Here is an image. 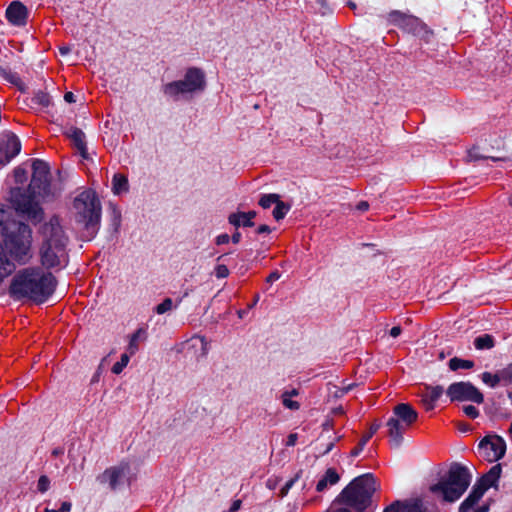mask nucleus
Listing matches in <instances>:
<instances>
[{
  "label": "nucleus",
  "mask_w": 512,
  "mask_h": 512,
  "mask_svg": "<svg viewBox=\"0 0 512 512\" xmlns=\"http://www.w3.org/2000/svg\"><path fill=\"white\" fill-rule=\"evenodd\" d=\"M52 196L48 164L40 159L32 162V179L27 191L12 188L9 201L17 213L37 224L42 221L44 211L40 203Z\"/></svg>",
  "instance_id": "obj_1"
},
{
  "label": "nucleus",
  "mask_w": 512,
  "mask_h": 512,
  "mask_svg": "<svg viewBox=\"0 0 512 512\" xmlns=\"http://www.w3.org/2000/svg\"><path fill=\"white\" fill-rule=\"evenodd\" d=\"M32 230L24 223L12 221V227L0 238V282L10 275L16 264L32 258Z\"/></svg>",
  "instance_id": "obj_2"
},
{
  "label": "nucleus",
  "mask_w": 512,
  "mask_h": 512,
  "mask_svg": "<svg viewBox=\"0 0 512 512\" xmlns=\"http://www.w3.org/2000/svg\"><path fill=\"white\" fill-rule=\"evenodd\" d=\"M57 285L55 276L41 267H27L13 277L9 294L16 300L27 299L44 303L54 293Z\"/></svg>",
  "instance_id": "obj_3"
},
{
  "label": "nucleus",
  "mask_w": 512,
  "mask_h": 512,
  "mask_svg": "<svg viewBox=\"0 0 512 512\" xmlns=\"http://www.w3.org/2000/svg\"><path fill=\"white\" fill-rule=\"evenodd\" d=\"M43 241L39 256L46 269H62L68 264L67 237L58 217H52L42 228Z\"/></svg>",
  "instance_id": "obj_4"
},
{
  "label": "nucleus",
  "mask_w": 512,
  "mask_h": 512,
  "mask_svg": "<svg viewBox=\"0 0 512 512\" xmlns=\"http://www.w3.org/2000/svg\"><path fill=\"white\" fill-rule=\"evenodd\" d=\"M470 482L469 470L460 464H453L439 482L430 487V491L447 502H454L463 495Z\"/></svg>",
  "instance_id": "obj_5"
},
{
  "label": "nucleus",
  "mask_w": 512,
  "mask_h": 512,
  "mask_svg": "<svg viewBox=\"0 0 512 512\" xmlns=\"http://www.w3.org/2000/svg\"><path fill=\"white\" fill-rule=\"evenodd\" d=\"M205 88V73L200 68L191 67L187 69L183 79L163 85L162 91L165 96L178 101L180 99H190L195 94L203 92Z\"/></svg>",
  "instance_id": "obj_6"
},
{
  "label": "nucleus",
  "mask_w": 512,
  "mask_h": 512,
  "mask_svg": "<svg viewBox=\"0 0 512 512\" xmlns=\"http://www.w3.org/2000/svg\"><path fill=\"white\" fill-rule=\"evenodd\" d=\"M376 490V480L371 474L355 478L340 494L339 500L362 512L370 504Z\"/></svg>",
  "instance_id": "obj_7"
},
{
  "label": "nucleus",
  "mask_w": 512,
  "mask_h": 512,
  "mask_svg": "<svg viewBox=\"0 0 512 512\" xmlns=\"http://www.w3.org/2000/svg\"><path fill=\"white\" fill-rule=\"evenodd\" d=\"M73 208L76 220L94 233L101 218V205L96 193L92 190L82 191L74 199Z\"/></svg>",
  "instance_id": "obj_8"
},
{
  "label": "nucleus",
  "mask_w": 512,
  "mask_h": 512,
  "mask_svg": "<svg viewBox=\"0 0 512 512\" xmlns=\"http://www.w3.org/2000/svg\"><path fill=\"white\" fill-rule=\"evenodd\" d=\"M417 412L409 404H398L393 410V416L387 422L390 444L399 447L404 433L416 422Z\"/></svg>",
  "instance_id": "obj_9"
},
{
  "label": "nucleus",
  "mask_w": 512,
  "mask_h": 512,
  "mask_svg": "<svg viewBox=\"0 0 512 512\" xmlns=\"http://www.w3.org/2000/svg\"><path fill=\"white\" fill-rule=\"evenodd\" d=\"M388 18L392 24L415 36L427 37L431 33L428 26L413 15H407L395 10L389 13Z\"/></svg>",
  "instance_id": "obj_10"
},
{
  "label": "nucleus",
  "mask_w": 512,
  "mask_h": 512,
  "mask_svg": "<svg viewBox=\"0 0 512 512\" xmlns=\"http://www.w3.org/2000/svg\"><path fill=\"white\" fill-rule=\"evenodd\" d=\"M446 393L451 401H471L480 404L484 400L483 394L469 382L453 383Z\"/></svg>",
  "instance_id": "obj_11"
},
{
  "label": "nucleus",
  "mask_w": 512,
  "mask_h": 512,
  "mask_svg": "<svg viewBox=\"0 0 512 512\" xmlns=\"http://www.w3.org/2000/svg\"><path fill=\"white\" fill-rule=\"evenodd\" d=\"M479 450L489 461H496L504 456L506 446L502 438L490 436L481 440Z\"/></svg>",
  "instance_id": "obj_12"
},
{
  "label": "nucleus",
  "mask_w": 512,
  "mask_h": 512,
  "mask_svg": "<svg viewBox=\"0 0 512 512\" xmlns=\"http://www.w3.org/2000/svg\"><path fill=\"white\" fill-rule=\"evenodd\" d=\"M21 150V143L14 134H7L0 141V165L4 166L11 161Z\"/></svg>",
  "instance_id": "obj_13"
},
{
  "label": "nucleus",
  "mask_w": 512,
  "mask_h": 512,
  "mask_svg": "<svg viewBox=\"0 0 512 512\" xmlns=\"http://www.w3.org/2000/svg\"><path fill=\"white\" fill-rule=\"evenodd\" d=\"M129 464L122 462L117 466L106 469L97 477L100 483H109L111 489H115L119 481L128 473Z\"/></svg>",
  "instance_id": "obj_14"
},
{
  "label": "nucleus",
  "mask_w": 512,
  "mask_h": 512,
  "mask_svg": "<svg viewBox=\"0 0 512 512\" xmlns=\"http://www.w3.org/2000/svg\"><path fill=\"white\" fill-rule=\"evenodd\" d=\"M27 9L26 7L19 1L12 2L7 10L6 17L8 21L16 26H23L27 21Z\"/></svg>",
  "instance_id": "obj_15"
},
{
  "label": "nucleus",
  "mask_w": 512,
  "mask_h": 512,
  "mask_svg": "<svg viewBox=\"0 0 512 512\" xmlns=\"http://www.w3.org/2000/svg\"><path fill=\"white\" fill-rule=\"evenodd\" d=\"M444 390L441 386H427L421 394V402L424 408L429 411L434 409L436 402L439 400Z\"/></svg>",
  "instance_id": "obj_16"
},
{
  "label": "nucleus",
  "mask_w": 512,
  "mask_h": 512,
  "mask_svg": "<svg viewBox=\"0 0 512 512\" xmlns=\"http://www.w3.org/2000/svg\"><path fill=\"white\" fill-rule=\"evenodd\" d=\"M486 490L487 489L479 483L474 485L468 497L461 503L459 512H470L482 498Z\"/></svg>",
  "instance_id": "obj_17"
},
{
  "label": "nucleus",
  "mask_w": 512,
  "mask_h": 512,
  "mask_svg": "<svg viewBox=\"0 0 512 512\" xmlns=\"http://www.w3.org/2000/svg\"><path fill=\"white\" fill-rule=\"evenodd\" d=\"M66 135L68 138L71 139L73 145L77 149V151L80 153L81 157L83 159L88 158L87 153V147L85 142V134L78 128L71 127L67 132Z\"/></svg>",
  "instance_id": "obj_18"
},
{
  "label": "nucleus",
  "mask_w": 512,
  "mask_h": 512,
  "mask_svg": "<svg viewBox=\"0 0 512 512\" xmlns=\"http://www.w3.org/2000/svg\"><path fill=\"white\" fill-rule=\"evenodd\" d=\"M255 217V211L233 213L229 216V223L236 228L240 226L252 227L254 225L253 219Z\"/></svg>",
  "instance_id": "obj_19"
},
{
  "label": "nucleus",
  "mask_w": 512,
  "mask_h": 512,
  "mask_svg": "<svg viewBox=\"0 0 512 512\" xmlns=\"http://www.w3.org/2000/svg\"><path fill=\"white\" fill-rule=\"evenodd\" d=\"M340 477L335 469L329 468L323 477L318 481L316 485V490L318 492L325 491L329 486L335 485L338 483Z\"/></svg>",
  "instance_id": "obj_20"
},
{
  "label": "nucleus",
  "mask_w": 512,
  "mask_h": 512,
  "mask_svg": "<svg viewBox=\"0 0 512 512\" xmlns=\"http://www.w3.org/2000/svg\"><path fill=\"white\" fill-rule=\"evenodd\" d=\"M501 466L499 464L494 465L479 481V484L484 486L485 489H489L494 486L501 475Z\"/></svg>",
  "instance_id": "obj_21"
},
{
  "label": "nucleus",
  "mask_w": 512,
  "mask_h": 512,
  "mask_svg": "<svg viewBox=\"0 0 512 512\" xmlns=\"http://www.w3.org/2000/svg\"><path fill=\"white\" fill-rule=\"evenodd\" d=\"M129 188L128 179L123 174H115L112 179V190L115 194L127 192Z\"/></svg>",
  "instance_id": "obj_22"
},
{
  "label": "nucleus",
  "mask_w": 512,
  "mask_h": 512,
  "mask_svg": "<svg viewBox=\"0 0 512 512\" xmlns=\"http://www.w3.org/2000/svg\"><path fill=\"white\" fill-rule=\"evenodd\" d=\"M474 346L477 350L492 349L495 346V339L490 334H483L475 338Z\"/></svg>",
  "instance_id": "obj_23"
},
{
  "label": "nucleus",
  "mask_w": 512,
  "mask_h": 512,
  "mask_svg": "<svg viewBox=\"0 0 512 512\" xmlns=\"http://www.w3.org/2000/svg\"><path fill=\"white\" fill-rule=\"evenodd\" d=\"M145 330L142 328H139L136 330L130 338L129 345H128V352L130 355H134L136 351L138 350V341L145 338Z\"/></svg>",
  "instance_id": "obj_24"
},
{
  "label": "nucleus",
  "mask_w": 512,
  "mask_h": 512,
  "mask_svg": "<svg viewBox=\"0 0 512 512\" xmlns=\"http://www.w3.org/2000/svg\"><path fill=\"white\" fill-rule=\"evenodd\" d=\"M298 395V391L296 389H293L291 391H285L281 398H282V404L291 410H298L300 405L297 401L292 400V396Z\"/></svg>",
  "instance_id": "obj_25"
},
{
  "label": "nucleus",
  "mask_w": 512,
  "mask_h": 512,
  "mask_svg": "<svg viewBox=\"0 0 512 512\" xmlns=\"http://www.w3.org/2000/svg\"><path fill=\"white\" fill-rule=\"evenodd\" d=\"M474 366V362L471 360H464L458 357L451 358L449 360V368L452 371L458 369H471Z\"/></svg>",
  "instance_id": "obj_26"
},
{
  "label": "nucleus",
  "mask_w": 512,
  "mask_h": 512,
  "mask_svg": "<svg viewBox=\"0 0 512 512\" xmlns=\"http://www.w3.org/2000/svg\"><path fill=\"white\" fill-rule=\"evenodd\" d=\"M8 219V211L0 205V238L12 227V222H9Z\"/></svg>",
  "instance_id": "obj_27"
},
{
  "label": "nucleus",
  "mask_w": 512,
  "mask_h": 512,
  "mask_svg": "<svg viewBox=\"0 0 512 512\" xmlns=\"http://www.w3.org/2000/svg\"><path fill=\"white\" fill-rule=\"evenodd\" d=\"M290 210V206L282 202L280 199L275 204V208L273 210V217L279 221L285 217V215Z\"/></svg>",
  "instance_id": "obj_28"
},
{
  "label": "nucleus",
  "mask_w": 512,
  "mask_h": 512,
  "mask_svg": "<svg viewBox=\"0 0 512 512\" xmlns=\"http://www.w3.org/2000/svg\"><path fill=\"white\" fill-rule=\"evenodd\" d=\"M279 200V195L277 194H265V195H262L260 200H259V205L264 208V209H268L270 208L272 205L276 204Z\"/></svg>",
  "instance_id": "obj_29"
},
{
  "label": "nucleus",
  "mask_w": 512,
  "mask_h": 512,
  "mask_svg": "<svg viewBox=\"0 0 512 512\" xmlns=\"http://www.w3.org/2000/svg\"><path fill=\"white\" fill-rule=\"evenodd\" d=\"M404 512H426L421 500L416 499L404 503Z\"/></svg>",
  "instance_id": "obj_30"
},
{
  "label": "nucleus",
  "mask_w": 512,
  "mask_h": 512,
  "mask_svg": "<svg viewBox=\"0 0 512 512\" xmlns=\"http://www.w3.org/2000/svg\"><path fill=\"white\" fill-rule=\"evenodd\" d=\"M130 356L131 355L127 353L122 354L120 360L113 365L112 372L114 374H120L123 371V369L128 365Z\"/></svg>",
  "instance_id": "obj_31"
},
{
  "label": "nucleus",
  "mask_w": 512,
  "mask_h": 512,
  "mask_svg": "<svg viewBox=\"0 0 512 512\" xmlns=\"http://www.w3.org/2000/svg\"><path fill=\"white\" fill-rule=\"evenodd\" d=\"M32 101L41 107H48L50 105V96L43 91H39L34 95Z\"/></svg>",
  "instance_id": "obj_32"
},
{
  "label": "nucleus",
  "mask_w": 512,
  "mask_h": 512,
  "mask_svg": "<svg viewBox=\"0 0 512 512\" xmlns=\"http://www.w3.org/2000/svg\"><path fill=\"white\" fill-rule=\"evenodd\" d=\"M482 381L487 384L488 386L494 388L496 387L500 382V377L498 374H492L490 372H484L481 375Z\"/></svg>",
  "instance_id": "obj_33"
},
{
  "label": "nucleus",
  "mask_w": 512,
  "mask_h": 512,
  "mask_svg": "<svg viewBox=\"0 0 512 512\" xmlns=\"http://www.w3.org/2000/svg\"><path fill=\"white\" fill-rule=\"evenodd\" d=\"M28 170L24 166L15 168L13 177L17 184H23L27 180Z\"/></svg>",
  "instance_id": "obj_34"
},
{
  "label": "nucleus",
  "mask_w": 512,
  "mask_h": 512,
  "mask_svg": "<svg viewBox=\"0 0 512 512\" xmlns=\"http://www.w3.org/2000/svg\"><path fill=\"white\" fill-rule=\"evenodd\" d=\"M173 301L171 298H166L162 303L156 306L155 311L157 314H164L173 309Z\"/></svg>",
  "instance_id": "obj_35"
},
{
  "label": "nucleus",
  "mask_w": 512,
  "mask_h": 512,
  "mask_svg": "<svg viewBox=\"0 0 512 512\" xmlns=\"http://www.w3.org/2000/svg\"><path fill=\"white\" fill-rule=\"evenodd\" d=\"M379 428V425H372L370 427V431L364 435L362 437V439L360 440V450H363L364 446L366 445V443L371 439V437L376 433V431L378 430Z\"/></svg>",
  "instance_id": "obj_36"
},
{
  "label": "nucleus",
  "mask_w": 512,
  "mask_h": 512,
  "mask_svg": "<svg viewBox=\"0 0 512 512\" xmlns=\"http://www.w3.org/2000/svg\"><path fill=\"white\" fill-rule=\"evenodd\" d=\"M50 487V480L47 476L42 475L38 480L37 488L41 493L46 492Z\"/></svg>",
  "instance_id": "obj_37"
},
{
  "label": "nucleus",
  "mask_w": 512,
  "mask_h": 512,
  "mask_svg": "<svg viewBox=\"0 0 512 512\" xmlns=\"http://www.w3.org/2000/svg\"><path fill=\"white\" fill-rule=\"evenodd\" d=\"M228 275H229V269L226 265L218 264L215 267V276L217 278H226V277H228Z\"/></svg>",
  "instance_id": "obj_38"
},
{
  "label": "nucleus",
  "mask_w": 512,
  "mask_h": 512,
  "mask_svg": "<svg viewBox=\"0 0 512 512\" xmlns=\"http://www.w3.org/2000/svg\"><path fill=\"white\" fill-rule=\"evenodd\" d=\"M463 412L466 416H468L471 419H475L479 415L478 409L473 405H466L463 407Z\"/></svg>",
  "instance_id": "obj_39"
},
{
  "label": "nucleus",
  "mask_w": 512,
  "mask_h": 512,
  "mask_svg": "<svg viewBox=\"0 0 512 512\" xmlns=\"http://www.w3.org/2000/svg\"><path fill=\"white\" fill-rule=\"evenodd\" d=\"M298 479V476L295 478L290 479L280 490L281 497H284L288 494L289 490L292 488L296 480Z\"/></svg>",
  "instance_id": "obj_40"
},
{
  "label": "nucleus",
  "mask_w": 512,
  "mask_h": 512,
  "mask_svg": "<svg viewBox=\"0 0 512 512\" xmlns=\"http://www.w3.org/2000/svg\"><path fill=\"white\" fill-rule=\"evenodd\" d=\"M383 512H404V503L395 502L388 506Z\"/></svg>",
  "instance_id": "obj_41"
},
{
  "label": "nucleus",
  "mask_w": 512,
  "mask_h": 512,
  "mask_svg": "<svg viewBox=\"0 0 512 512\" xmlns=\"http://www.w3.org/2000/svg\"><path fill=\"white\" fill-rule=\"evenodd\" d=\"M71 510V503L70 502H63L61 504L60 509H48L46 508L44 512H69Z\"/></svg>",
  "instance_id": "obj_42"
},
{
  "label": "nucleus",
  "mask_w": 512,
  "mask_h": 512,
  "mask_svg": "<svg viewBox=\"0 0 512 512\" xmlns=\"http://www.w3.org/2000/svg\"><path fill=\"white\" fill-rule=\"evenodd\" d=\"M229 240H230V237L228 234H220L216 238V244L217 245L227 244L229 242Z\"/></svg>",
  "instance_id": "obj_43"
},
{
  "label": "nucleus",
  "mask_w": 512,
  "mask_h": 512,
  "mask_svg": "<svg viewBox=\"0 0 512 512\" xmlns=\"http://www.w3.org/2000/svg\"><path fill=\"white\" fill-rule=\"evenodd\" d=\"M281 277V274L278 271L271 272L268 277L266 278V281L268 283H273L277 281Z\"/></svg>",
  "instance_id": "obj_44"
},
{
  "label": "nucleus",
  "mask_w": 512,
  "mask_h": 512,
  "mask_svg": "<svg viewBox=\"0 0 512 512\" xmlns=\"http://www.w3.org/2000/svg\"><path fill=\"white\" fill-rule=\"evenodd\" d=\"M298 435L296 433H291L287 437L286 446H294L297 442Z\"/></svg>",
  "instance_id": "obj_45"
},
{
  "label": "nucleus",
  "mask_w": 512,
  "mask_h": 512,
  "mask_svg": "<svg viewBox=\"0 0 512 512\" xmlns=\"http://www.w3.org/2000/svg\"><path fill=\"white\" fill-rule=\"evenodd\" d=\"M241 504H242V502L239 499L233 501V503L229 509V512H237L241 508Z\"/></svg>",
  "instance_id": "obj_46"
},
{
  "label": "nucleus",
  "mask_w": 512,
  "mask_h": 512,
  "mask_svg": "<svg viewBox=\"0 0 512 512\" xmlns=\"http://www.w3.org/2000/svg\"><path fill=\"white\" fill-rule=\"evenodd\" d=\"M402 330H401V327L400 326H394L391 330H390V335L394 338L398 337L400 334H401Z\"/></svg>",
  "instance_id": "obj_47"
},
{
  "label": "nucleus",
  "mask_w": 512,
  "mask_h": 512,
  "mask_svg": "<svg viewBox=\"0 0 512 512\" xmlns=\"http://www.w3.org/2000/svg\"><path fill=\"white\" fill-rule=\"evenodd\" d=\"M271 232V229L269 226L267 225H260L257 229V233L258 234H263V233H270Z\"/></svg>",
  "instance_id": "obj_48"
},
{
  "label": "nucleus",
  "mask_w": 512,
  "mask_h": 512,
  "mask_svg": "<svg viewBox=\"0 0 512 512\" xmlns=\"http://www.w3.org/2000/svg\"><path fill=\"white\" fill-rule=\"evenodd\" d=\"M64 99L68 103L75 102V96H74V94L72 92H66L65 95H64Z\"/></svg>",
  "instance_id": "obj_49"
},
{
  "label": "nucleus",
  "mask_w": 512,
  "mask_h": 512,
  "mask_svg": "<svg viewBox=\"0 0 512 512\" xmlns=\"http://www.w3.org/2000/svg\"><path fill=\"white\" fill-rule=\"evenodd\" d=\"M195 340L200 342V345H201V348H202V351H203V355H206V353H207V343L205 342L204 338H196Z\"/></svg>",
  "instance_id": "obj_50"
},
{
  "label": "nucleus",
  "mask_w": 512,
  "mask_h": 512,
  "mask_svg": "<svg viewBox=\"0 0 512 512\" xmlns=\"http://www.w3.org/2000/svg\"><path fill=\"white\" fill-rule=\"evenodd\" d=\"M368 208H369V204L365 201H362L357 205V209H359L361 211H366Z\"/></svg>",
  "instance_id": "obj_51"
},
{
  "label": "nucleus",
  "mask_w": 512,
  "mask_h": 512,
  "mask_svg": "<svg viewBox=\"0 0 512 512\" xmlns=\"http://www.w3.org/2000/svg\"><path fill=\"white\" fill-rule=\"evenodd\" d=\"M328 512H351L347 508H337V507H331Z\"/></svg>",
  "instance_id": "obj_52"
},
{
  "label": "nucleus",
  "mask_w": 512,
  "mask_h": 512,
  "mask_svg": "<svg viewBox=\"0 0 512 512\" xmlns=\"http://www.w3.org/2000/svg\"><path fill=\"white\" fill-rule=\"evenodd\" d=\"M231 239L234 243H239L241 239V234L239 232H236L232 235Z\"/></svg>",
  "instance_id": "obj_53"
},
{
  "label": "nucleus",
  "mask_w": 512,
  "mask_h": 512,
  "mask_svg": "<svg viewBox=\"0 0 512 512\" xmlns=\"http://www.w3.org/2000/svg\"><path fill=\"white\" fill-rule=\"evenodd\" d=\"M362 450H360V442L358 443V445L351 451V454L353 456H357Z\"/></svg>",
  "instance_id": "obj_54"
},
{
  "label": "nucleus",
  "mask_w": 512,
  "mask_h": 512,
  "mask_svg": "<svg viewBox=\"0 0 512 512\" xmlns=\"http://www.w3.org/2000/svg\"><path fill=\"white\" fill-rule=\"evenodd\" d=\"M491 159H492L493 161H508V160H510V158H509V157H506V156H503V157H497V158L492 157Z\"/></svg>",
  "instance_id": "obj_55"
},
{
  "label": "nucleus",
  "mask_w": 512,
  "mask_h": 512,
  "mask_svg": "<svg viewBox=\"0 0 512 512\" xmlns=\"http://www.w3.org/2000/svg\"><path fill=\"white\" fill-rule=\"evenodd\" d=\"M488 508L487 507H480L478 509H475L473 512H487Z\"/></svg>",
  "instance_id": "obj_56"
},
{
  "label": "nucleus",
  "mask_w": 512,
  "mask_h": 512,
  "mask_svg": "<svg viewBox=\"0 0 512 512\" xmlns=\"http://www.w3.org/2000/svg\"><path fill=\"white\" fill-rule=\"evenodd\" d=\"M332 447H333V443H330V444L327 446V448H326V450H325V453H328L329 451H331Z\"/></svg>",
  "instance_id": "obj_57"
},
{
  "label": "nucleus",
  "mask_w": 512,
  "mask_h": 512,
  "mask_svg": "<svg viewBox=\"0 0 512 512\" xmlns=\"http://www.w3.org/2000/svg\"><path fill=\"white\" fill-rule=\"evenodd\" d=\"M62 54H66L68 52V49H60Z\"/></svg>",
  "instance_id": "obj_58"
},
{
  "label": "nucleus",
  "mask_w": 512,
  "mask_h": 512,
  "mask_svg": "<svg viewBox=\"0 0 512 512\" xmlns=\"http://www.w3.org/2000/svg\"><path fill=\"white\" fill-rule=\"evenodd\" d=\"M509 205L512 206V195L509 197Z\"/></svg>",
  "instance_id": "obj_59"
},
{
  "label": "nucleus",
  "mask_w": 512,
  "mask_h": 512,
  "mask_svg": "<svg viewBox=\"0 0 512 512\" xmlns=\"http://www.w3.org/2000/svg\"><path fill=\"white\" fill-rule=\"evenodd\" d=\"M258 300H259V296L257 295V296L255 297V299H254V304H256Z\"/></svg>",
  "instance_id": "obj_60"
},
{
  "label": "nucleus",
  "mask_w": 512,
  "mask_h": 512,
  "mask_svg": "<svg viewBox=\"0 0 512 512\" xmlns=\"http://www.w3.org/2000/svg\"><path fill=\"white\" fill-rule=\"evenodd\" d=\"M461 430L462 431H467V428L465 426H462Z\"/></svg>",
  "instance_id": "obj_61"
},
{
  "label": "nucleus",
  "mask_w": 512,
  "mask_h": 512,
  "mask_svg": "<svg viewBox=\"0 0 512 512\" xmlns=\"http://www.w3.org/2000/svg\"><path fill=\"white\" fill-rule=\"evenodd\" d=\"M461 430L462 431H467V428L465 426H462Z\"/></svg>",
  "instance_id": "obj_62"
},
{
  "label": "nucleus",
  "mask_w": 512,
  "mask_h": 512,
  "mask_svg": "<svg viewBox=\"0 0 512 512\" xmlns=\"http://www.w3.org/2000/svg\"><path fill=\"white\" fill-rule=\"evenodd\" d=\"M180 302H182V299H179V301H178V303L175 305V307H177V306H178V304H179Z\"/></svg>",
  "instance_id": "obj_63"
},
{
  "label": "nucleus",
  "mask_w": 512,
  "mask_h": 512,
  "mask_svg": "<svg viewBox=\"0 0 512 512\" xmlns=\"http://www.w3.org/2000/svg\"><path fill=\"white\" fill-rule=\"evenodd\" d=\"M509 431L512 433V422H511Z\"/></svg>",
  "instance_id": "obj_64"
}]
</instances>
